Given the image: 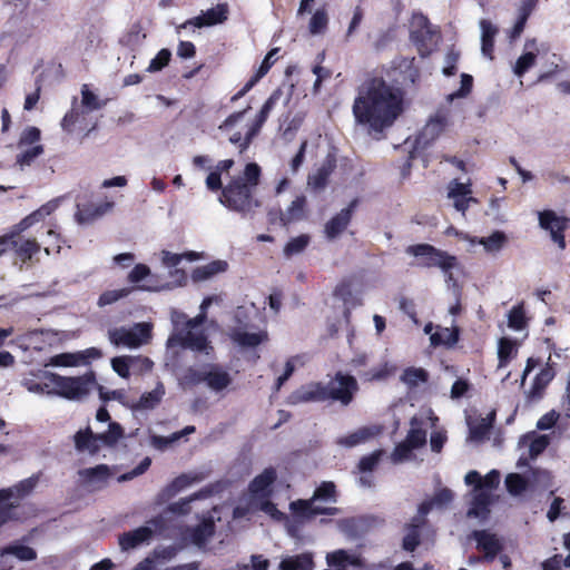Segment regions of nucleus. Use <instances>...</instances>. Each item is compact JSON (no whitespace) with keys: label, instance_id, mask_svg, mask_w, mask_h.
Here are the masks:
<instances>
[{"label":"nucleus","instance_id":"nucleus-1","mask_svg":"<svg viewBox=\"0 0 570 570\" xmlns=\"http://www.w3.org/2000/svg\"><path fill=\"white\" fill-rule=\"evenodd\" d=\"M352 112L370 135H381L403 112V94L382 76L368 75L357 88Z\"/></svg>","mask_w":570,"mask_h":570},{"label":"nucleus","instance_id":"nucleus-2","mask_svg":"<svg viewBox=\"0 0 570 570\" xmlns=\"http://www.w3.org/2000/svg\"><path fill=\"white\" fill-rule=\"evenodd\" d=\"M262 169L256 163H248L243 175L232 177L222 189L218 200L229 210L248 215L255 213L262 203L256 197L261 183Z\"/></svg>","mask_w":570,"mask_h":570},{"label":"nucleus","instance_id":"nucleus-3","mask_svg":"<svg viewBox=\"0 0 570 570\" xmlns=\"http://www.w3.org/2000/svg\"><path fill=\"white\" fill-rule=\"evenodd\" d=\"M357 391L358 384L354 376L337 372L326 385L321 382L311 383L295 391L291 399L293 403L331 400L347 406L353 401Z\"/></svg>","mask_w":570,"mask_h":570},{"label":"nucleus","instance_id":"nucleus-4","mask_svg":"<svg viewBox=\"0 0 570 570\" xmlns=\"http://www.w3.org/2000/svg\"><path fill=\"white\" fill-rule=\"evenodd\" d=\"M47 379L53 387L52 393L67 400H80L87 396L91 386L96 383V375L92 371L81 376H62L49 373Z\"/></svg>","mask_w":570,"mask_h":570},{"label":"nucleus","instance_id":"nucleus-5","mask_svg":"<svg viewBox=\"0 0 570 570\" xmlns=\"http://www.w3.org/2000/svg\"><path fill=\"white\" fill-rule=\"evenodd\" d=\"M406 253L421 257V266L439 267L445 274L448 281L453 278L452 269L458 266V258L448 252L441 250L430 244H415L406 248Z\"/></svg>","mask_w":570,"mask_h":570},{"label":"nucleus","instance_id":"nucleus-6","mask_svg":"<svg viewBox=\"0 0 570 570\" xmlns=\"http://www.w3.org/2000/svg\"><path fill=\"white\" fill-rule=\"evenodd\" d=\"M440 38V30L432 26L426 16H414L410 40L415 46L420 57L426 58L435 51Z\"/></svg>","mask_w":570,"mask_h":570},{"label":"nucleus","instance_id":"nucleus-7","mask_svg":"<svg viewBox=\"0 0 570 570\" xmlns=\"http://www.w3.org/2000/svg\"><path fill=\"white\" fill-rule=\"evenodd\" d=\"M38 482L39 475L33 474L11 488L0 490V528L10 520H17L14 509L18 507V503L11 502L10 500L27 497L33 491Z\"/></svg>","mask_w":570,"mask_h":570},{"label":"nucleus","instance_id":"nucleus-8","mask_svg":"<svg viewBox=\"0 0 570 570\" xmlns=\"http://www.w3.org/2000/svg\"><path fill=\"white\" fill-rule=\"evenodd\" d=\"M108 336L116 346L139 347L151 338V325L148 323H137L131 328H114L108 332Z\"/></svg>","mask_w":570,"mask_h":570},{"label":"nucleus","instance_id":"nucleus-9","mask_svg":"<svg viewBox=\"0 0 570 570\" xmlns=\"http://www.w3.org/2000/svg\"><path fill=\"white\" fill-rule=\"evenodd\" d=\"M167 346H180L194 352H205L207 355H209L214 350L210 341L203 331L198 333L193 331H180L178 333H173L167 340Z\"/></svg>","mask_w":570,"mask_h":570},{"label":"nucleus","instance_id":"nucleus-10","mask_svg":"<svg viewBox=\"0 0 570 570\" xmlns=\"http://www.w3.org/2000/svg\"><path fill=\"white\" fill-rule=\"evenodd\" d=\"M472 537L476 541V549L483 552L482 557L476 558L479 561L491 563L503 550V546L494 533L487 530H475Z\"/></svg>","mask_w":570,"mask_h":570},{"label":"nucleus","instance_id":"nucleus-11","mask_svg":"<svg viewBox=\"0 0 570 570\" xmlns=\"http://www.w3.org/2000/svg\"><path fill=\"white\" fill-rule=\"evenodd\" d=\"M567 218L559 217L553 210H543L539 214L540 226L550 232L551 238L561 249L566 248L564 230Z\"/></svg>","mask_w":570,"mask_h":570},{"label":"nucleus","instance_id":"nucleus-12","mask_svg":"<svg viewBox=\"0 0 570 570\" xmlns=\"http://www.w3.org/2000/svg\"><path fill=\"white\" fill-rule=\"evenodd\" d=\"M228 18V7L226 3H219L215 8L208 9L203 14L186 20L184 23L177 27V31L186 29L188 26L196 28L210 27L218 23H223Z\"/></svg>","mask_w":570,"mask_h":570},{"label":"nucleus","instance_id":"nucleus-13","mask_svg":"<svg viewBox=\"0 0 570 570\" xmlns=\"http://www.w3.org/2000/svg\"><path fill=\"white\" fill-rule=\"evenodd\" d=\"M356 206L357 199H353L347 207L343 208L325 224L324 233L327 239L337 238L347 228Z\"/></svg>","mask_w":570,"mask_h":570},{"label":"nucleus","instance_id":"nucleus-14","mask_svg":"<svg viewBox=\"0 0 570 570\" xmlns=\"http://www.w3.org/2000/svg\"><path fill=\"white\" fill-rule=\"evenodd\" d=\"M277 479L276 470L272 466L266 468L261 474L256 475L249 483L248 490L256 500L268 499L272 495V485Z\"/></svg>","mask_w":570,"mask_h":570},{"label":"nucleus","instance_id":"nucleus-15","mask_svg":"<svg viewBox=\"0 0 570 570\" xmlns=\"http://www.w3.org/2000/svg\"><path fill=\"white\" fill-rule=\"evenodd\" d=\"M115 207V203L112 200H106L100 204L86 203L78 204L76 212V219L80 224H90L97 220L98 218L106 215Z\"/></svg>","mask_w":570,"mask_h":570},{"label":"nucleus","instance_id":"nucleus-16","mask_svg":"<svg viewBox=\"0 0 570 570\" xmlns=\"http://www.w3.org/2000/svg\"><path fill=\"white\" fill-rule=\"evenodd\" d=\"M206 385L215 392H220L232 384V376L220 364L207 363L206 364Z\"/></svg>","mask_w":570,"mask_h":570},{"label":"nucleus","instance_id":"nucleus-17","mask_svg":"<svg viewBox=\"0 0 570 570\" xmlns=\"http://www.w3.org/2000/svg\"><path fill=\"white\" fill-rule=\"evenodd\" d=\"M215 533V523L210 519L203 520L195 527H186L183 535L189 539L191 543L202 548Z\"/></svg>","mask_w":570,"mask_h":570},{"label":"nucleus","instance_id":"nucleus-18","mask_svg":"<svg viewBox=\"0 0 570 570\" xmlns=\"http://www.w3.org/2000/svg\"><path fill=\"white\" fill-rule=\"evenodd\" d=\"M448 125V117L444 114H436L433 116L428 124L420 131L416 142L419 145H429L433 140H435L445 129Z\"/></svg>","mask_w":570,"mask_h":570},{"label":"nucleus","instance_id":"nucleus-19","mask_svg":"<svg viewBox=\"0 0 570 570\" xmlns=\"http://www.w3.org/2000/svg\"><path fill=\"white\" fill-rule=\"evenodd\" d=\"M336 167V160L328 156L322 163V165L316 169V171L308 176L307 184L313 190H322L327 184L330 176L334 171Z\"/></svg>","mask_w":570,"mask_h":570},{"label":"nucleus","instance_id":"nucleus-20","mask_svg":"<svg viewBox=\"0 0 570 570\" xmlns=\"http://www.w3.org/2000/svg\"><path fill=\"white\" fill-rule=\"evenodd\" d=\"M75 448L78 452H89L91 455L97 454L100 450V439L98 433L95 434L90 426L79 430L73 435Z\"/></svg>","mask_w":570,"mask_h":570},{"label":"nucleus","instance_id":"nucleus-21","mask_svg":"<svg viewBox=\"0 0 570 570\" xmlns=\"http://www.w3.org/2000/svg\"><path fill=\"white\" fill-rule=\"evenodd\" d=\"M153 534L154 531L149 527H139L135 530L124 532L119 537V546L125 551L135 549L150 540Z\"/></svg>","mask_w":570,"mask_h":570},{"label":"nucleus","instance_id":"nucleus-22","mask_svg":"<svg viewBox=\"0 0 570 570\" xmlns=\"http://www.w3.org/2000/svg\"><path fill=\"white\" fill-rule=\"evenodd\" d=\"M480 27L482 30L481 37V49L482 53L489 59L494 58V38L499 32V29L492 24L491 21L482 19L480 22Z\"/></svg>","mask_w":570,"mask_h":570},{"label":"nucleus","instance_id":"nucleus-23","mask_svg":"<svg viewBox=\"0 0 570 570\" xmlns=\"http://www.w3.org/2000/svg\"><path fill=\"white\" fill-rule=\"evenodd\" d=\"M279 570H313L314 560L309 552L283 558L278 566Z\"/></svg>","mask_w":570,"mask_h":570},{"label":"nucleus","instance_id":"nucleus-24","mask_svg":"<svg viewBox=\"0 0 570 570\" xmlns=\"http://www.w3.org/2000/svg\"><path fill=\"white\" fill-rule=\"evenodd\" d=\"M14 250L16 256L23 263H28L41 249L36 238H28L22 242H16L9 246Z\"/></svg>","mask_w":570,"mask_h":570},{"label":"nucleus","instance_id":"nucleus-25","mask_svg":"<svg viewBox=\"0 0 570 570\" xmlns=\"http://www.w3.org/2000/svg\"><path fill=\"white\" fill-rule=\"evenodd\" d=\"M228 268L226 261H213L206 265L196 267L191 273V278L195 282H202L212 278L213 276L225 272Z\"/></svg>","mask_w":570,"mask_h":570},{"label":"nucleus","instance_id":"nucleus-26","mask_svg":"<svg viewBox=\"0 0 570 570\" xmlns=\"http://www.w3.org/2000/svg\"><path fill=\"white\" fill-rule=\"evenodd\" d=\"M277 100L276 95H272L262 106L261 110L256 115L253 122L249 125V139L250 137H256L261 129L263 128L264 124L266 122L267 118L269 117L271 111L273 110L275 104Z\"/></svg>","mask_w":570,"mask_h":570},{"label":"nucleus","instance_id":"nucleus-27","mask_svg":"<svg viewBox=\"0 0 570 570\" xmlns=\"http://www.w3.org/2000/svg\"><path fill=\"white\" fill-rule=\"evenodd\" d=\"M307 199L304 195L297 196L284 212L287 226L292 223L303 220L306 217Z\"/></svg>","mask_w":570,"mask_h":570},{"label":"nucleus","instance_id":"nucleus-28","mask_svg":"<svg viewBox=\"0 0 570 570\" xmlns=\"http://www.w3.org/2000/svg\"><path fill=\"white\" fill-rule=\"evenodd\" d=\"M554 377V371L551 366L542 368L534 377L533 384L530 389L529 396L531 399L541 397L546 387Z\"/></svg>","mask_w":570,"mask_h":570},{"label":"nucleus","instance_id":"nucleus-29","mask_svg":"<svg viewBox=\"0 0 570 570\" xmlns=\"http://www.w3.org/2000/svg\"><path fill=\"white\" fill-rule=\"evenodd\" d=\"M7 554L14 556L20 561H33L37 559V552L33 548L19 543H11L0 548V558Z\"/></svg>","mask_w":570,"mask_h":570},{"label":"nucleus","instance_id":"nucleus-30","mask_svg":"<svg viewBox=\"0 0 570 570\" xmlns=\"http://www.w3.org/2000/svg\"><path fill=\"white\" fill-rule=\"evenodd\" d=\"M326 562L331 568L335 570H346L350 566H356L357 559L347 551L340 549L334 552H331L326 556Z\"/></svg>","mask_w":570,"mask_h":570},{"label":"nucleus","instance_id":"nucleus-31","mask_svg":"<svg viewBox=\"0 0 570 570\" xmlns=\"http://www.w3.org/2000/svg\"><path fill=\"white\" fill-rule=\"evenodd\" d=\"M411 429L407 432L405 441L413 449L422 448L426 443V431L421 428V420L413 416L410 421Z\"/></svg>","mask_w":570,"mask_h":570},{"label":"nucleus","instance_id":"nucleus-32","mask_svg":"<svg viewBox=\"0 0 570 570\" xmlns=\"http://www.w3.org/2000/svg\"><path fill=\"white\" fill-rule=\"evenodd\" d=\"M268 340L266 332L248 333L238 331L233 335V341L243 347H255Z\"/></svg>","mask_w":570,"mask_h":570},{"label":"nucleus","instance_id":"nucleus-33","mask_svg":"<svg viewBox=\"0 0 570 570\" xmlns=\"http://www.w3.org/2000/svg\"><path fill=\"white\" fill-rule=\"evenodd\" d=\"M494 416L495 414L491 413L487 417H482L475 424L471 425L469 438L473 441H483L490 433Z\"/></svg>","mask_w":570,"mask_h":570},{"label":"nucleus","instance_id":"nucleus-34","mask_svg":"<svg viewBox=\"0 0 570 570\" xmlns=\"http://www.w3.org/2000/svg\"><path fill=\"white\" fill-rule=\"evenodd\" d=\"M429 372L422 367H407L403 371L401 380L411 389L416 387L420 383L429 381Z\"/></svg>","mask_w":570,"mask_h":570},{"label":"nucleus","instance_id":"nucleus-35","mask_svg":"<svg viewBox=\"0 0 570 570\" xmlns=\"http://www.w3.org/2000/svg\"><path fill=\"white\" fill-rule=\"evenodd\" d=\"M415 58H403L399 68L405 73L401 83L403 86H414L420 77V70L414 63Z\"/></svg>","mask_w":570,"mask_h":570},{"label":"nucleus","instance_id":"nucleus-36","mask_svg":"<svg viewBox=\"0 0 570 570\" xmlns=\"http://www.w3.org/2000/svg\"><path fill=\"white\" fill-rule=\"evenodd\" d=\"M204 373H206V364H204L200 368L189 366L185 370L180 379V383L187 387H194L202 383H206Z\"/></svg>","mask_w":570,"mask_h":570},{"label":"nucleus","instance_id":"nucleus-37","mask_svg":"<svg viewBox=\"0 0 570 570\" xmlns=\"http://www.w3.org/2000/svg\"><path fill=\"white\" fill-rule=\"evenodd\" d=\"M515 354L517 348L514 341L509 337L500 338L498 347L499 366H507Z\"/></svg>","mask_w":570,"mask_h":570},{"label":"nucleus","instance_id":"nucleus-38","mask_svg":"<svg viewBox=\"0 0 570 570\" xmlns=\"http://www.w3.org/2000/svg\"><path fill=\"white\" fill-rule=\"evenodd\" d=\"M384 453V450H375L374 452L362 456L357 464L358 472L367 473L374 471L381 462Z\"/></svg>","mask_w":570,"mask_h":570},{"label":"nucleus","instance_id":"nucleus-39","mask_svg":"<svg viewBox=\"0 0 570 570\" xmlns=\"http://www.w3.org/2000/svg\"><path fill=\"white\" fill-rule=\"evenodd\" d=\"M311 242V237L307 234H302L297 237L292 238L287 242L284 247V255L292 257L293 255L299 254L305 250Z\"/></svg>","mask_w":570,"mask_h":570},{"label":"nucleus","instance_id":"nucleus-40","mask_svg":"<svg viewBox=\"0 0 570 570\" xmlns=\"http://www.w3.org/2000/svg\"><path fill=\"white\" fill-rule=\"evenodd\" d=\"M124 436V429L117 422H110L108 431L98 433L100 442L105 445L112 446Z\"/></svg>","mask_w":570,"mask_h":570},{"label":"nucleus","instance_id":"nucleus-41","mask_svg":"<svg viewBox=\"0 0 570 570\" xmlns=\"http://www.w3.org/2000/svg\"><path fill=\"white\" fill-rule=\"evenodd\" d=\"M490 495L485 492H479L474 495L472 507L470 508L468 515L479 517L489 512Z\"/></svg>","mask_w":570,"mask_h":570},{"label":"nucleus","instance_id":"nucleus-42","mask_svg":"<svg viewBox=\"0 0 570 570\" xmlns=\"http://www.w3.org/2000/svg\"><path fill=\"white\" fill-rule=\"evenodd\" d=\"M163 395V386L160 389H155L150 392H146L140 396L137 407L142 410L154 409L156 405L160 403Z\"/></svg>","mask_w":570,"mask_h":570},{"label":"nucleus","instance_id":"nucleus-43","mask_svg":"<svg viewBox=\"0 0 570 570\" xmlns=\"http://www.w3.org/2000/svg\"><path fill=\"white\" fill-rule=\"evenodd\" d=\"M505 243L507 236L503 232L500 230H495L490 236L483 237L480 240V244H482L488 252H498L504 246Z\"/></svg>","mask_w":570,"mask_h":570},{"label":"nucleus","instance_id":"nucleus-44","mask_svg":"<svg viewBox=\"0 0 570 570\" xmlns=\"http://www.w3.org/2000/svg\"><path fill=\"white\" fill-rule=\"evenodd\" d=\"M508 325L515 331H521L527 326L525 313L522 305L513 306L509 312Z\"/></svg>","mask_w":570,"mask_h":570},{"label":"nucleus","instance_id":"nucleus-45","mask_svg":"<svg viewBox=\"0 0 570 570\" xmlns=\"http://www.w3.org/2000/svg\"><path fill=\"white\" fill-rule=\"evenodd\" d=\"M80 474L88 481H107L110 476V469L106 464H98L94 468L85 469Z\"/></svg>","mask_w":570,"mask_h":570},{"label":"nucleus","instance_id":"nucleus-46","mask_svg":"<svg viewBox=\"0 0 570 570\" xmlns=\"http://www.w3.org/2000/svg\"><path fill=\"white\" fill-rule=\"evenodd\" d=\"M472 89H473V77L469 73H462L460 88L456 91L448 95L446 100L449 102H452L454 99L465 98L472 92Z\"/></svg>","mask_w":570,"mask_h":570},{"label":"nucleus","instance_id":"nucleus-47","mask_svg":"<svg viewBox=\"0 0 570 570\" xmlns=\"http://www.w3.org/2000/svg\"><path fill=\"white\" fill-rule=\"evenodd\" d=\"M312 500H330L336 502V487L332 481L322 482L314 491Z\"/></svg>","mask_w":570,"mask_h":570},{"label":"nucleus","instance_id":"nucleus-48","mask_svg":"<svg viewBox=\"0 0 570 570\" xmlns=\"http://www.w3.org/2000/svg\"><path fill=\"white\" fill-rule=\"evenodd\" d=\"M527 485V480L519 473H511L505 478L507 490L513 495L521 494L525 491Z\"/></svg>","mask_w":570,"mask_h":570},{"label":"nucleus","instance_id":"nucleus-49","mask_svg":"<svg viewBox=\"0 0 570 570\" xmlns=\"http://www.w3.org/2000/svg\"><path fill=\"white\" fill-rule=\"evenodd\" d=\"M41 139V130L36 126L24 128L19 137L18 147H26L39 142Z\"/></svg>","mask_w":570,"mask_h":570},{"label":"nucleus","instance_id":"nucleus-50","mask_svg":"<svg viewBox=\"0 0 570 570\" xmlns=\"http://www.w3.org/2000/svg\"><path fill=\"white\" fill-rule=\"evenodd\" d=\"M43 146L37 144L31 148H28L20 153L19 155H17V164H19L20 166H30L36 158L43 154Z\"/></svg>","mask_w":570,"mask_h":570},{"label":"nucleus","instance_id":"nucleus-51","mask_svg":"<svg viewBox=\"0 0 570 570\" xmlns=\"http://www.w3.org/2000/svg\"><path fill=\"white\" fill-rule=\"evenodd\" d=\"M421 544V531L406 528L405 527V535L402 540V548L406 552H414L417 547Z\"/></svg>","mask_w":570,"mask_h":570},{"label":"nucleus","instance_id":"nucleus-52","mask_svg":"<svg viewBox=\"0 0 570 570\" xmlns=\"http://www.w3.org/2000/svg\"><path fill=\"white\" fill-rule=\"evenodd\" d=\"M279 51V48H273L271 49L267 55L265 56V58L263 59L259 68L257 69V71L255 72L254 76H252V78L254 79V81H259L268 71L269 69L272 68V66L275 63V61L277 60V58L275 57Z\"/></svg>","mask_w":570,"mask_h":570},{"label":"nucleus","instance_id":"nucleus-53","mask_svg":"<svg viewBox=\"0 0 570 570\" xmlns=\"http://www.w3.org/2000/svg\"><path fill=\"white\" fill-rule=\"evenodd\" d=\"M328 23L327 13L325 10H316L309 21V32L317 35L323 32Z\"/></svg>","mask_w":570,"mask_h":570},{"label":"nucleus","instance_id":"nucleus-54","mask_svg":"<svg viewBox=\"0 0 570 570\" xmlns=\"http://www.w3.org/2000/svg\"><path fill=\"white\" fill-rule=\"evenodd\" d=\"M81 104L89 111L101 109L105 102L99 101L98 97L89 90L87 85L81 88Z\"/></svg>","mask_w":570,"mask_h":570},{"label":"nucleus","instance_id":"nucleus-55","mask_svg":"<svg viewBox=\"0 0 570 570\" xmlns=\"http://www.w3.org/2000/svg\"><path fill=\"white\" fill-rule=\"evenodd\" d=\"M130 293L129 288L110 289L104 292L98 298L99 306H106L116 303L120 298L128 296Z\"/></svg>","mask_w":570,"mask_h":570},{"label":"nucleus","instance_id":"nucleus-56","mask_svg":"<svg viewBox=\"0 0 570 570\" xmlns=\"http://www.w3.org/2000/svg\"><path fill=\"white\" fill-rule=\"evenodd\" d=\"M171 58V52L169 49H161L158 51L155 58L150 60V63L147 68V71L149 72H156L164 69L166 66H168Z\"/></svg>","mask_w":570,"mask_h":570},{"label":"nucleus","instance_id":"nucleus-57","mask_svg":"<svg viewBox=\"0 0 570 570\" xmlns=\"http://www.w3.org/2000/svg\"><path fill=\"white\" fill-rule=\"evenodd\" d=\"M370 435L371 434L367 429H360L356 432H353L344 438H341L337 443L347 448H352L366 441L370 438Z\"/></svg>","mask_w":570,"mask_h":570},{"label":"nucleus","instance_id":"nucleus-58","mask_svg":"<svg viewBox=\"0 0 570 570\" xmlns=\"http://www.w3.org/2000/svg\"><path fill=\"white\" fill-rule=\"evenodd\" d=\"M537 56L533 52L521 55L514 66V73L519 77L523 76L534 63Z\"/></svg>","mask_w":570,"mask_h":570},{"label":"nucleus","instance_id":"nucleus-59","mask_svg":"<svg viewBox=\"0 0 570 570\" xmlns=\"http://www.w3.org/2000/svg\"><path fill=\"white\" fill-rule=\"evenodd\" d=\"M199 498H202V495L199 493H195V494L190 495L189 498L181 499L177 502L169 504L168 511H170L175 514H181V515L188 514L191 509L190 508L191 501L199 499Z\"/></svg>","mask_w":570,"mask_h":570},{"label":"nucleus","instance_id":"nucleus-60","mask_svg":"<svg viewBox=\"0 0 570 570\" xmlns=\"http://www.w3.org/2000/svg\"><path fill=\"white\" fill-rule=\"evenodd\" d=\"M190 483L187 475L181 474L173 480L170 484H168L164 491L163 497L171 498L176 495L179 491L185 489Z\"/></svg>","mask_w":570,"mask_h":570},{"label":"nucleus","instance_id":"nucleus-61","mask_svg":"<svg viewBox=\"0 0 570 570\" xmlns=\"http://www.w3.org/2000/svg\"><path fill=\"white\" fill-rule=\"evenodd\" d=\"M130 361L128 356H117L111 360L112 370L122 379L130 375Z\"/></svg>","mask_w":570,"mask_h":570},{"label":"nucleus","instance_id":"nucleus-62","mask_svg":"<svg viewBox=\"0 0 570 570\" xmlns=\"http://www.w3.org/2000/svg\"><path fill=\"white\" fill-rule=\"evenodd\" d=\"M550 439L548 435H537L530 443L529 455L531 459H535L538 455L544 452L549 446Z\"/></svg>","mask_w":570,"mask_h":570},{"label":"nucleus","instance_id":"nucleus-63","mask_svg":"<svg viewBox=\"0 0 570 570\" xmlns=\"http://www.w3.org/2000/svg\"><path fill=\"white\" fill-rule=\"evenodd\" d=\"M248 137H249V128L247 129V131L244 136L242 135L240 131H236L229 137L228 140L230 144L235 145L238 148L239 154H244L249 148L253 140L255 139V137H250L249 139H247Z\"/></svg>","mask_w":570,"mask_h":570},{"label":"nucleus","instance_id":"nucleus-64","mask_svg":"<svg viewBox=\"0 0 570 570\" xmlns=\"http://www.w3.org/2000/svg\"><path fill=\"white\" fill-rule=\"evenodd\" d=\"M259 509L274 520L283 521L286 514L277 509V505L268 499L259 500Z\"/></svg>","mask_w":570,"mask_h":570}]
</instances>
